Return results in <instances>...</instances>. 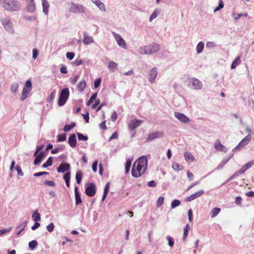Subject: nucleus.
Wrapping results in <instances>:
<instances>
[{
  "instance_id": "nucleus-54",
  "label": "nucleus",
  "mask_w": 254,
  "mask_h": 254,
  "mask_svg": "<svg viewBox=\"0 0 254 254\" xmlns=\"http://www.w3.org/2000/svg\"><path fill=\"white\" fill-rule=\"evenodd\" d=\"M15 169L17 171L18 175H19L20 176H23V175H24L23 173L19 166L17 165L15 167Z\"/></svg>"
},
{
  "instance_id": "nucleus-16",
  "label": "nucleus",
  "mask_w": 254,
  "mask_h": 254,
  "mask_svg": "<svg viewBox=\"0 0 254 254\" xmlns=\"http://www.w3.org/2000/svg\"><path fill=\"white\" fill-rule=\"evenodd\" d=\"M163 135V132L161 131H156L150 133L147 138V141H151L156 138H161Z\"/></svg>"
},
{
  "instance_id": "nucleus-21",
  "label": "nucleus",
  "mask_w": 254,
  "mask_h": 254,
  "mask_svg": "<svg viewBox=\"0 0 254 254\" xmlns=\"http://www.w3.org/2000/svg\"><path fill=\"white\" fill-rule=\"evenodd\" d=\"M214 146L215 149L217 151L224 152H226L227 151V148L223 145L218 140L215 142Z\"/></svg>"
},
{
  "instance_id": "nucleus-11",
  "label": "nucleus",
  "mask_w": 254,
  "mask_h": 254,
  "mask_svg": "<svg viewBox=\"0 0 254 254\" xmlns=\"http://www.w3.org/2000/svg\"><path fill=\"white\" fill-rule=\"evenodd\" d=\"M96 193L95 185L94 183H87L85 193L88 196H93Z\"/></svg>"
},
{
  "instance_id": "nucleus-8",
  "label": "nucleus",
  "mask_w": 254,
  "mask_h": 254,
  "mask_svg": "<svg viewBox=\"0 0 254 254\" xmlns=\"http://www.w3.org/2000/svg\"><path fill=\"white\" fill-rule=\"evenodd\" d=\"M251 135L250 134H249L243 140L241 141V142L238 144V145L233 149V151H235L237 150H240L241 148L247 145L251 141Z\"/></svg>"
},
{
  "instance_id": "nucleus-50",
  "label": "nucleus",
  "mask_w": 254,
  "mask_h": 254,
  "mask_svg": "<svg viewBox=\"0 0 254 254\" xmlns=\"http://www.w3.org/2000/svg\"><path fill=\"white\" fill-rule=\"evenodd\" d=\"M253 165H254V161H250L243 166L244 169H245L247 171L248 169L250 168Z\"/></svg>"
},
{
  "instance_id": "nucleus-40",
  "label": "nucleus",
  "mask_w": 254,
  "mask_h": 254,
  "mask_svg": "<svg viewBox=\"0 0 254 254\" xmlns=\"http://www.w3.org/2000/svg\"><path fill=\"white\" fill-rule=\"evenodd\" d=\"M240 57L238 56L232 62L231 66V68L232 69L235 68L236 67V66H237L238 63L240 62Z\"/></svg>"
},
{
  "instance_id": "nucleus-12",
  "label": "nucleus",
  "mask_w": 254,
  "mask_h": 254,
  "mask_svg": "<svg viewBox=\"0 0 254 254\" xmlns=\"http://www.w3.org/2000/svg\"><path fill=\"white\" fill-rule=\"evenodd\" d=\"M158 74V70L156 67H153L149 71L148 75V81L152 84L155 82L156 77Z\"/></svg>"
},
{
  "instance_id": "nucleus-32",
  "label": "nucleus",
  "mask_w": 254,
  "mask_h": 254,
  "mask_svg": "<svg viewBox=\"0 0 254 254\" xmlns=\"http://www.w3.org/2000/svg\"><path fill=\"white\" fill-rule=\"evenodd\" d=\"M204 43L202 42H199L196 48V52L197 54L201 53L204 49Z\"/></svg>"
},
{
  "instance_id": "nucleus-22",
  "label": "nucleus",
  "mask_w": 254,
  "mask_h": 254,
  "mask_svg": "<svg viewBox=\"0 0 254 254\" xmlns=\"http://www.w3.org/2000/svg\"><path fill=\"white\" fill-rule=\"evenodd\" d=\"M68 143L72 148H74L76 146L77 141L75 134L73 133L70 135L68 138Z\"/></svg>"
},
{
  "instance_id": "nucleus-27",
  "label": "nucleus",
  "mask_w": 254,
  "mask_h": 254,
  "mask_svg": "<svg viewBox=\"0 0 254 254\" xmlns=\"http://www.w3.org/2000/svg\"><path fill=\"white\" fill-rule=\"evenodd\" d=\"M70 173L69 172H67L64 175V179L65 181L66 186L67 187H70Z\"/></svg>"
},
{
  "instance_id": "nucleus-38",
  "label": "nucleus",
  "mask_w": 254,
  "mask_h": 254,
  "mask_svg": "<svg viewBox=\"0 0 254 254\" xmlns=\"http://www.w3.org/2000/svg\"><path fill=\"white\" fill-rule=\"evenodd\" d=\"M75 126V123L74 122H72L69 125H66L64 126V130L65 132H67L69 131L71 128L74 127Z\"/></svg>"
},
{
  "instance_id": "nucleus-14",
  "label": "nucleus",
  "mask_w": 254,
  "mask_h": 254,
  "mask_svg": "<svg viewBox=\"0 0 254 254\" xmlns=\"http://www.w3.org/2000/svg\"><path fill=\"white\" fill-rule=\"evenodd\" d=\"M26 6L28 12H34L36 10V4L34 0H26Z\"/></svg>"
},
{
  "instance_id": "nucleus-20",
  "label": "nucleus",
  "mask_w": 254,
  "mask_h": 254,
  "mask_svg": "<svg viewBox=\"0 0 254 254\" xmlns=\"http://www.w3.org/2000/svg\"><path fill=\"white\" fill-rule=\"evenodd\" d=\"M45 156L46 155L45 151H41L40 152V153L34 160V164L35 165L39 164L42 162L43 159L45 157Z\"/></svg>"
},
{
  "instance_id": "nucleus-57",
  "label": "nucleus",
  "mask_w": 254,
  "mask_h": 254,
  "mask_svg": "<svg viewBox=\"0 0 254 254\" xmlns=\"http://www.w3.org/2000/svg\"><path fill=\"white\" fill-rule=\"evenodd\" d=\"M97 164H98V161L96 160L93 162V163L92 165V169L93 172H96L97 171Z\"/></svg>"
},
{
  "instance_id": "nucleus-7",
  "label": "nucleus",
  "mask_w": 254,
  "mask_h": 254,
  "mask_svg": "<svg viewBox=\"0 0 254 254\" xmlns=\"http://www.w3.org/2000/svg\"><path fill=\"white\" fill-rule=\"evenodd\" d=\"M189 86L194 90H199L202 87L201 81L197 78L191 77L188 79Z\"/></svg>"
},
{
  "instance_id": "nucleus-39",
  "label": "nucleus",
  "mask_w": 254,
  "mask_h": 254,
  "mask_svg": "<svg viewBox=\"0 0 254 254\" xmlns=\"http://www.w3.org/2000/svg\"><path fill=\"white\" fill-rule=\"evenodd\" d=\"M52 163H53V158L52 157H50L48 158V159H47V160L46 161V162H45L43 165H42V167L43 168H47L49 166H51L52 165Z\"/></svg>"
},
{
  "instance_id": "nucleus-59",
  "label": "nucleus",
  "mask_w": 254,
  "mask_h": 254,
  "mask_svg": "<svg viewBox=\"0 0 254 254\" xmlns=\"http://www.w3.org/2000/svg\"><path fill=\"white\" fill-rule=\"evenodd\" d=\"M45 184L52 187H54L56 186L55 182L52 181H46L45 182Z\"/></svg>"
},
{
  "instance_id": "nucleus-34",
  "label": "nucleus",
  "mask_w": 254,
  "mask_h": 254,
  "mask_svg": "<svg viewBox=\"0 0 254 254\" xmlns=\"http://www.w3.org/2000/svg\"><path fill=\"white\" fill-rule=\"evenodd\" d=\"M19 87V84L17 82L13 83L11 84L10 90L12 93H16Z\"/></svg>"
},
{
  "instance_id": "nucleus-10",
  "label": "nucleus",
  "mask_w": 254,
  "mask_h": 254,
  "mask_svg": "<svg viewBox=\"0 0 254 254\" xmlns=\"http://www.w3.org/2000/svg\"><path fill=\"white\" fill-rule=\"evenodd\" d=\"M112 34L116 40L118 45L124 49H127V46L126 42L122 36L115 32H112Z\"/></svg>"
},
{
  "instance_id": "nucleus-25",
  "label": "nucleus",
  "mask_w": 254,
  "mask_h": 254,
  "mask_svg": "<svg viewBox=\"0 0 254 254\" xmlns=\"http://www.w3.org/2000/svg\"><path fill=\"white\" fill-rule=\"evenodd\" d=\"M42 2L43 11L45 15L49 13V4L47 0H41Z\"/></svg>"
},
{
  "instance_id": "nucleus-41",
  "label": "nucleus",
  "mask_w": 254,
  "mask_h": 254,
  "mask_svg": "<svg viewBox=\"0 0 254 254\" xmlns=\"http://www.w3.org/2000/svg\"><path fill=\"white\" fill-rule=\"evenodd\" d=\"M221 209L218 207H215L211 212V217L214 218L216 217L220 212Z\"/></svg>"
},
{
  "instance_id": "nucleus-46",
  "label": "nucleus",
  "mask_w": 254,
  "mask_h": 254,
  "mask_svg": "<svg viewBox=\"0 0 254 254\" xmlns=\"http://www.w3.org/2000/svg\"><path fill=\"white\" fill-rule=\"evenodd\" d=\"M57 137L59 142L64 141L66 139V135L65 133H62L58 135Z\"/></svg>"
},
{
  "instance_id": "nucleus-55",
  "label": "nucleus",
  "mask_w": 254,
  "mask_h": 254,
  "mask_svg": "<svg viewBox=\"0 0 254 254\" xmlns=\"http://www.w3.org/2000/svg\"><path fill=\"white\" fill-rule=\"evenodd\" d=\"M224 7V4L222 0H220L218 6L214 9V12L219 10Z\"/></svg>"
},
{
  "instance_id": "nucleus-9",
  "label": "nucleus",
  "mask_w": 254,
  "mask_h": 254,
  "mask_svg": "<svg viewBox=\"0 0 254 254\" xmlns=\"http://www.w3.org/2000/svg\"><path fill=\"white\" fill-rule=\"evenodd\" d=\"M69 11L73 13H84L85 8L82 5L77 3H72V6L69 8Z\"/></svg>"
},
{
  "instance_id": "nucleus-3",
  "label": "nucleus",
  "mask_w": 254,
  "mask_h": 254,
  "mask_svg": "<svg viewBox=\"0 0 254 254\" xmlns=\"http://www.w3.org/2000/svg\"><path fill=\"white\" fill-rule=\"evenodd\" d=\"M160 50L159 45L157 43H152L147 46L139 48V53L142 55H153Z\"/></svg>"
},
{
  "instance_id": "nucleus-36",
  "label": "nucleus",
  "mask_w": 254,
  "mask_h": 254,
  "mask_svg": "<svg viewBox=\"0 0 254 254\" xmlns=\"http://www.w3.org/2000/svg\"><path fill=\"white\" fill-rule=\"evenodd\" d=\"M56 93H57V91L56 89H54L52 90V91L50 93L49 97L47 100L48 102L51 103L53 101V100L55 98Z\"/></svg>"
},
{
  "instance_id": "nucleus-52",
  "label": "nucleus",
  "mask_w": 254,
  "mask_h": 254,
  "mask_svg": "<svg viewBox=\"0 0 254 254\" xmlns=\"http://www.w3.org/2000/svg\"><path fill=\"white\" fill-rule=\"evenodd\" d=\"M166 239L168 241L169 246L170 247H172L174 245V241L173 238L171 237L168 236L166 237Z\"/></svg>"
},
{
  "instance_id": "nucleus-30",
  "label": "nucleus",
  "mask_w": 254,
  "mask_h": 254,
  "mask_svg": "<svg viewBox=\"0 0 254 254\" xmlns=\"http://www.w3.org/2000/svg\"><path fill=\"white\" fill-rule=\"evenodd\" d=\"M82 172L81 171H77L76 173V174H75V179H76V183L78 184H79L81 182V180H82Z\"/></svg>"
},
{
  "instance_id": "nucleus-24",
  "label": "nucleus",
  "mask_w": 254,
  "mask_h": 254,
  "mask_svg": "<svg viewBox=\"0 0 254 254\" xmlns=\"http://www.w3.org/2000/svg\"><path fill=\"white\" fill-rule=\"evenodd\" d=\"M92 1L96 4V5L100 9L101 11H105L106 8L104 4L100 1V0H91Z\"/></svg>"
},
{
  "instance_id": "nucleus-56",
  "label": "nucleus",
  "mask_w": 254,
  "mask_h": 254,
  "mask_svg": "<svg viewBox=\"0 0 254 254\" xmlns=\"http://www.w3.org/2000/svg\"><path fill=\"white\" fill-rule=\"evenodd\" d=\"M49 175V173L47 172H39L34 174V177H40L42 175Z\"/></svg>"
},
{
  "instance_id": "nucleus-64",
  "label": "nucleus",
  "mask_w": 254,
  "mask_h": 254,
  "mask_svg": "<svg viewBox=\"0 0 254 254\" xmlns=\"http://www.w3.org/2000/svg\"><path fill=\"white\" fill-rule=\"evenodd\" d=\"M32 57L34 59H35L37 56H38V51L36 49H34L33 50V52H32Z\"/></svg>"
},
{
  "instance_id": "nucleus-23",
  "label": "nucleus",
  "mask_w": 254,
  "mask_h": 254,
  "mask_svg": "<svg viewBox=\"0 0 254 254\" xmlns=\"http://www.w3.org/2000/svg\"><path fill=\"white\" fill-rule=\"evenodd\" d=\"M75 204L78 205L82 202V199L80 197V194L78 190V187H75L74 188Z\"/></svg>"
},
{
  "instance_id": "nucleus-35",
  "label": "nucleus",
  "mask_w": 254,
  "mask_h": 254,
  "mask_svg": "<svg viewBox=\"0 0 254 254\" xmlns=\"http://www.w3.org/2000/svg\"><path fill=\"white\" fill-rule=\"evenodd\" d=\"M26 225V222L24 221L22 223H21L16 228L19 229V231L17 233V235H19L20 234V233L24 230Z\"/></svg>"
},
{
  "instance_id": "nucleus-33",
  "label": "nucleus",
  "mask_w": 254,
  "mask_h": 254,
  "mask_svg": "<svg viewBox=\"0 0 254 254\" xmlns=\"http://www.w3.org/2000/svg\"><path fill=\"white\" fill-rule=\"evenodd\" d=\"M160 10L159 9H156L153 12L149 17V21H152L154 19L156 18L158 15L160 13Z\"/></svg>"
},
{
  "instance_id": "nucleus-47",
  "label": "nucleus",
  "mask_w": 254,
  "mask_h": 254,
  "mask_svg": "<svg viewBox=\"0 0 254 254\" xmlns=\"http://www.w3.org/2000/svg\"><path fill=\"white\" fill-rule=\"evenodd\" d=\"M190 229L189 225L187 224L184 229L183 239H185L188 235V231Z\"/></svg>"
},
{
  "instance_id": "nucleus-42",
  "label": "nucleus",
  "mask_w": 254,
  "mask_h": 254,
  "mask_svg": "<svg viewBox=\"0 0 254 254\" xmlns=\"http://www.w3.org/2000/svg\"><path fill=\"white\" fill-rule=\"evenodd\" d=\"M38 245V243L36 240H32L29 242L28 246L29 247L31 250H34L36 248Z\"/></svg>"
},
{
  "instance_id": "nucleus-43",
  "label": "nucleus",
  "mask_w": 254,
  "mask_h": 254,
  "mask_svg": "<svg viewBox=\"0 0 254 254\" xmlns=\"http://www.w3.org/2000/svg\"><path fill=\"white\" fill-rule=\"evenodd\" d=\"M181 204V201L178 199H174L171 202V208L172 209L179 206Z\"/></svg>"
},
{
  "instance_id": "nucleus-60",
  "label": "nucleus",
  "mask_w": 254,
  "mask_h": 254,
  "mask_svg": "<svg viewBox=\"0 0 254 254\" xmlns=\"http://www.w3.org/2000/svg\"><path fill=\"white\" fill-rule=\"evenodd\" d=\"M79 76L78 75H75L74 76V77L72 79H71V83L73 85L75 84L77 80H78L79 79Z\"/></svg>"
},
{
  "instance_id": "nucleus-5",
  "label": "nucleus",
  "mask_w": 254,
  "mask_h": 254,
  "mask_svg": "<svg viewBox=\"0 0 254 254\" xmlns=\"http://www.w3.org/2000/svg\"><path fill=\"white\" fill-rule=\"evenodd\" d=\"M32 89V87L31 81L30 79H28L26 81L22 91V94L20 97V99L22 101H24L29 96L30 92H31Z\"/></svg>"
},
{
  "instance_id": "nucleus-15",
  "label": "nucleus",
  "mask_w": 254,
  "mask_h": 254,
  "mask_svg": "<svg viewBox=\"0 0 254 254\" xmlns=\"http://www.w3.org/2000/svg\"><path fill=\"white\" fill-rule=\"evenodd\" d=\"M143 123V121L139 120H132L130 121L128 124V127L130 130H133L138 127Z\"/></svg>"
},
{
  "instance_id": "nucleus-17",
  "label": "nucleus",
  "mask_w": 254,
  "mask_h": 254,
  "mask_svg": "<svg viewBox=\"0 0 254 254\" xmlns=\"http://www.w3.org/2000/svg\"><path fill=\"white\" fill-rule=\"evenodd\" d=\"M204 193V191L203 190H201L192 194L191 195H190L189 196H188L187 198H186L185 200L186 201H191L195 199V198L200 197Z\"/></svg>"
},
{
  "instance_id": "nucleus-61",
  "label": "nucleus",
  "mask_w": 254,
  "mask_h": 254,
  "mask_svg": "<svg viewBox=\"0 0 254 254\" xmlns=\"http://www.w3.org/2000/svg\"><path fill=\"white\" fill-rule=\"evenodd\" d=\"M101 78H98L97 79L95 82H94V86L95 88H97L100 84L101 83Z\"/></svg>"
},
{
  "instance_id": "nucleus-13",
  "label": "nucleus",
  "mask_w": 254,
  "mask_h": 254,
  "mask_svg": "<svg viewBox=\"0 0 254 254\" xmlns=\"http://www.w3.org/2000/svg\"><path fill=\"white\" fill-rule=\"evenodd\" d=\"M174 116L178 120L183 123H188L190 122V119L187 117L183 113L175 112Z\"/></svg>"
},
{
  "instance_id": "nucleus-19",
  "label": "nucleus",
  "mask_w": 254,
  "mask_h": 254,
  "mask_svg": "<svg viewBox=\"0 0 254 254\" xmlns=\"http://www.w3.org/2000/svg\"><path fill=\"white\" fill-rule=\"evenodd\" d=\"M94 39L92 36L89 35L87 32H84L83 43L84 45H88L90 44L94 43Z\"/></svg>"
},
{
  "instance_id": "nucleus-4",
  "label": "nucleus",
  "mask_w": 254,
  "mask_h": 254,
  "mask_svg": "<svg viewBox=\"0 0 254 254\" xmlns=\"http://www.w3.org/2000/svg\"><path fill=\"white\" fill-rule=\"evenodd\" d=\"M0 22L4 30L10 34H13L14 28L13 23L10 18L5 17L0 19Z\"/></svg>"
},
{
  "instance_id": "nucleus-2",
  "label": "nucleus",
  "mask_w": 254,
  "mask_h": 254,
  "mask_svg": "<svg viewBox=\"0 0 254 254\" xmlns=\"http://www.w3.org/2000/svg\"><path fill=\"white\" fill-rule=\"evenodd\" d=\"M3 9L9 12H18L21 4L18 0H1V6Z\"/></svg>"
},
{
  "instance_id": "nucleus-29",
  "label": "nucleus",
  "mask_w": 254,
  "mask_h": 254,
  "mask_svg": "<svg viewBox=\"0 0 254 254\" xmlns=\"http://www.w3.org/2000/svg\"><path fill=\"white\" fill-rule=\"evenodd\" d=\"M86 86V82L85 80H82L80 82L78 83L77 84V88L78 90L82 92L85 89V87Z\"/></svg>"
},
{
  "instance_id": "nucleus-44",
  "label": "nucleus",
  "mask_w": 254,
  "mask_h": 254,
  "mask_svg": "<svg viewBox=\"0 0 254 254\" xmlns=\"http://www.w3.org/2000/svg\"><path fill=\"white\" fill-rule=\"evenodd\" d=\"M77 135L79 140L87 141L88 140V136L81 133L77 132Z\"/></svg>"
},
{
  "instance_id": "nucleus-51",
  "label": "nucleus",
  "mask_w": 254,
  "mask_h": 254,
  "mask_svg": "<svg viewBox=\"0 0 254 254\" xmlns=\"http://www.w3.org/2000/svg\"><path fill=\"white\" fill-rule=\"evenodd\" d=\"M47 231L50 232V233H51L54 230V228H55V225L53 223H51L50 224H49V225H48L47 226Z\"/></svg>"
},
{
  "instance_id": "nucleus-45",
  "label": "nucleus",
  "mask_w": 254,
  "mask_h": 254,
  "mask_svg": "<svg viewBox=\"0 0 254 254\" xmlns=\"http://www.w3.org/2000/svg\"><path fill=\"white\" fill-rule=\"evenodd\" d=\"M118 64L114 61H110L108 64V67L110 69H115L117 67Z\"/></svg>"
},
{
  "instance_id": "nucleus-48",
  "label": "nucleus",
  "mask_w": 254,
  "mask_h": 254,
  "mask_svg": "<svg viewBox=\"0 0 254 254\" xmlns=\"http://www.w3.org/2000/svg\"><path fill=\"white\" fill-rule=\"evenodd\" d=\"M217 45L214 42H208L206 43V47L209 49H213L216 47Z\"/></svg>"
},
{
  "instance_id": "nucleus-1",
  "label": "nucleus",
  "mask_w": 254,
  "mask_h": 254,
  "mask_svg": "<svg viewBox=\"0 0 254 254\" xmlns=\"http://www.w3.org/2000/svg\"><path fill=\"white\" fill-rule=\"evenodd\" d=\"M148 161L145 156L143 155L137 159L132 165L131 174L133 177L141 176L147 168Z\"/></svg>"
},
{
  "instance_id": "nucleus-28",
  "label": "nucleus",
  "mask_w": 254,
  "mask_h": 254,
  "mask_svg": "<svg viewBox=\"0 0 254 254\" xmlns=\"http://www.w3.org/2000/svg\"><path fill=\"white\" fill-rule=\"evenodd\" d=\"M184 156L187 162H192L194 160V157L190 152H185L184 153Z\"/></svg>"
},
{
  "instance_id": "nucleus-53",
  "label": "nucleus",
  "mask_w": 254,
  "mask_h": 254,
  "mask_svg": "<svg viewBox=\"0 0 254 254\" xmlns=\"http://www.w3.org/2000/svg\"><path fill=\"white\" fill-rule=\"evenodd\" d=\"M74 53L73 52H67L66 54V58L69 60H71L74 57Z\"/></svg>"
},
{
  "instance_id": "nucleus-63",
  "label": "nucleus",
  "mask_w": 254,
  "mask_h": 254,
  "mask_svg": "<svg viewBox=\"0 0 254 254\" xmlns=\"http://www.w3.org/2000/svg\"><path fill=\"white\" fill-rule=\"evenodd\" d=\"M188 217H189V220L190 222H191L192 221V210L191 209H190L188 211Z\"/></svg>"
},
{
  "instance_id": "nucleus-18",
  "label": "nucleus",
  "mask_w": 254,
  "mask_h": 254,
  "mask_svg": "<svg viewBox=\"0 0 254 254\" xmlns=\"http://www.w3.org/2000/svg\"><path fill=\"white\" fill-rule=\"evenodd\" d=\"M70 169V165L67 163L63 162L57 169L58 173H64Z\"/></svg>"
},
{
  "instance_id": "nucleus-49",
  "label": "nucleus",
  "mask_w": 254,
  "mask_h": 254,
  "mask_svg": "<svg viewBox=\"0 0 254 254\" xmlns=\"http://www.w3.org/2000/svg\"><path fill=\"white\" fill-rule=\"evenodd\" d=\"M164 198L163 196H160L156 202V206L157 207H160L164 202Z\"/></svg>"
},
{
  "instance_id": "nucleus-6",
  "label": "nucleus",
  "mask_w": 254,
  "mask_h": 254,
  "mask_svg": "<svg viewBox=\"0 0 254 254\" xmlns=\"http://www.w3.org/2000/svg\"><path fill=\"white\" fill-rule=\"evenodd\" d=\"M69 92L68 88H65L61 91L58 101V105L59 106H62L65 104L69 97Z\"/></svg>"
},
{
  "instance_id": "nucleus-58",
  "label": "nucleus",
  "mask_w": 254,
  "mask_h": 254,
  "mask_svg": "<svg viewBox=\"0 0 254 254\" xmlns=\"http://www.w3.org/2000/svg\"><path fill=\"white\" fill-rule=\"evenodd\" d=\"M25 20L29 21H32L33 20H35L37 19L36 16H25L24 17Z\"/></svg>"
},
{
  "instance_id": "nucleus-31",
  "label": "nucleus",
  "mask_w": 254,
  "mask_h": 254,
  "mask_svg": "<svg viewBox=\"0 0 254 254\" xmlns=\"http://www.w3.org/2000/svg\"><path fill=\"white\" fill-rule=\"evenodd\" d=\"M32 217L33 220L35 222H38L41 220V215L37 210L34 212L32 215Z\"/></svg>"
},
{
  "instance_id": "nucleus-62",
  "label": "nucleus",
  "mask_w": 254,
  "mask_h": 254,
  "mask_svg": "<svg viewBox=\"0 0 254 254\" xmlns=\"http://www.w3.org/2000/svg\"><path fill=\"white\" fill-rule=\"evenodd\" d=\"M83 63V61L81 59H76L74 61L73 64L76 66L81 65Z\"/></svg>"
},
{
  "instance_id": "nucleus-26",
  "label": "nucleus",
  "mask_w": 254,
  "mask_h": 254,
  "mask_svg": "<svg viewBox=\"0 0 254 254\" xmlns=\"http://www.w3.org/2000/svg\"><path fill=\"white\" fill-rule=\"evenodd\" d=\"M233 154H232L231 155L226 158H224L222 162L219 164V165L216 167V169L220 170L223 168V167L225 165V164L230 160V159L233 157Z\"/></svg>"
},
{
  "instance_id": "nucleus-37",
  "label": "nucleus",
  "mask_w": 254,
  "mask_h": 254,
  "mask_svg": "<svg viewBox=\"0 0 254 254\" xmlns=\"http://www.w3.org/2000/svg\"><path fill=\"white\" fill-rule=\"evenodd\" d=\"M132 159V158H129L127 159V161L126 167H125L126 173H127L130 170V166L131 165Z\"/></svg>"
}]
</instances>
